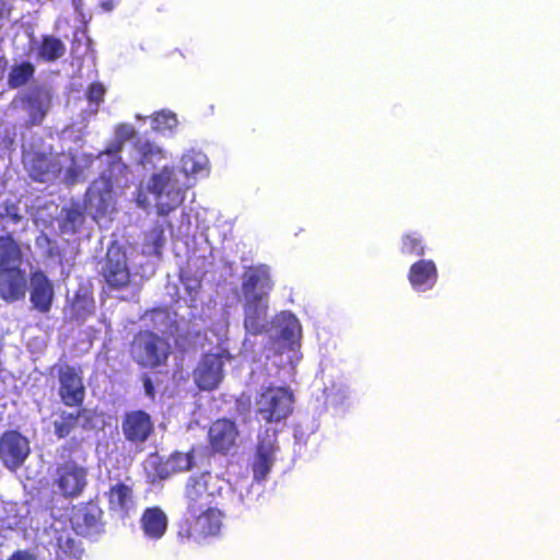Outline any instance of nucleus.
Listing matches in <instances>:
<instances>
[{
  "label": "nucleus",
  "mask_w": 560,
  "mask_h": 560,
  "mask_svg": "<svg viewBox=\"0 0 560 560\" xmlns=\"http://www.w3.org/2000/svg\"><path fill=\"white\" fill-rule=\"evenodd\" d=\"M120 147H121V144L116 145L115 151H119Z\"/></svg>",
  "instance_id": "43"
},
{
  "label": "nucleus",
  "mask_w": 560,
  "mask_h": 560,
  "mask_svg": "<svg viewBox=\"0 0 560 560\" xmlns=\"http://www.w3.org/2000/svg\"><path fill=\"white\" fill-rule=\"evenodd\" d=\"M224 486L223 479L210 474L207 469L199 475L190 476L184 491L186 511L195 512L206 505H214Z\"/></svg>",
  "instance_id": "4"
},
{
  "label": "nucleus",
  "mask_w": 560,
  "mask_h": 560,
  "mask_svg": "<svg viewBox=\"0 0 560 560\" xmlns=\"http://www.w3.org/2000/svg\"><path fill=\"white\" fill-rule=\"evenodd\" d=\"M121 430L126 440L132 443H143L154 431L151 416L143 410H133L125 415Z\"/></svg>",
  "instance_id": "14"
},
{
  "label": "nucleus",
  "mask_w": 560,
  "mask_h": 560,
  "mask_svg": "<svg viewBox=\"0 0 560 560\" xmlns=\"http://www.w3.org/2000/svg\"><path fill=\"white\" fill-rule=\"evenodd\" d=\"M58 483L65 495H75L82 491L85 486V470L69 460L58 469Z\"/></svg>",
  "instance_id": "20"
},
{
  "label": "nucleus",
  "mask_w": 560,
  "mask_h": 560,
  "mask_svg": "<svg viewBox=\"0 0 560 560\" xmlns=\"http://www.w3.org/2000/svg\"><path fill=\"white\" fill-rule=\"evenodd\" d=\"M272 287L269 270L265 266H252L245 270L242 281L244 300H268Z\"/></svg>",
  "instance_id": "11"
},
{
  "label": "nucleus",
  "mask_w": 560,
  "mask_h": 560,
  "mask_svg": "<svg viewBox=\"0 0 560 560\" xmlns=\"http://www.w3.org/2000/svg\"><path fill=\"white\" fill-rule=\"evenodd\" d=\"M202 156L188 153L180 160V168L164 166L160 172L152 174L148 190L154 196L156 211L160 215H167L179 207L189 185V174H197L203 168Z\"/></svg>",
  "instance_id": "1"
},
{
  "label": "nucleus",
  "mask_w": 560,
  "mask_h": 560,
  "mask_svg": "<svg viewBox=\"0 0 560 560\" xmlns=\"http://www.w3.org/2000/svg\"><path fill=\"white\" fill-rule=\"evenodd\" d=\"M8 525H9V527H13V526L19 527L22 525V522L21 521L9 522Z\"/></svg>",
  "instance_id": "41"
},
{
  "label": "nucleus",
  "mask_w": 560,
  "mask_h": 560,
  "mask_svg": "<svg viewBox=\"0 0 560 560\" xmlns=\"http://www.w3.org/2000/svg\"><path fill=\"white\" fill-rule=\"evenodd\" d=\"M59 381L58 395L61 402L68 407H81L85 398V386L82 371L67 363L55 365Z\"/></svg>",
  "instance_id": "7"
},
{
  "label": "nucleus",
  "mask_w": 560,
  "mask_h": 560,
  "mask_svg": "<svg viewBox=\"0 0 560 560\" xmlns=\"http://www.w3.org/2000/svg\"><path fill=\"white\" fill-rule=\"evenodd\" d=\"M278 325L280 326L279 336L285 341H291L300 331V324L298 318L287 312H282L278 317Z\"/></svg>",
  "instance_id": "28"
},
{
  "label": "nucleus",
  "mask_w": 560,
  "mask_h": 560,
  "mask_svg": "<svg viewBox=\"0 0 560 560\" xmlns=\"http://www.w3.org/2000/svg\"><path fill=\"white\" fill-rule=\"evenodd\" d=\"M243 308L246 331L254 336L262 334L268 324V300H244Z\"/></svg>",
  "instance_id": "18"
},
{
  "label": "nucleus",
  "mask_w": 560,
  "mask_h": 560,
  "mask_svg": "<svg viewBox=\"0 0 560 560\" xmlns=\"http://www.w3.org/2000/svg\"><path fill=\"white\" fill-rule=\"evenodd\" d=\"M65 52L66 47L59 38L51 35L43 37L38 51L40 58L46 61H55L61 58Z\"/></svg>",
  "instance_id": "26"
},
{
  "label": "nucleus",
  "mask_w": 560,
  "mask_h": 560,
  "mask_svg": "<svg viewBox=\"0 0 560 560\" xmlns=\"http://www.w3.org/2000/svg\"><path fill=\"white\" fill-rule=\"evenodd\" d=\"M238 430L234 421L222 418L217 419L209 428V445L214 454L225 455L235 445Z\"/></svg>",
  "instance_id": "13"
},
{
  "label": "nucleus",
  "mask_w": 560,
  "mask_h": 560,
  "mask_svg": "<svg viewBox=\"0 0 560 560\" xmlns=\"http://www.w3.org/2000/svg\"><path fill=\"white\" fill-rule=\"evenodd\" d=\"M192 453H194V451L191 450V451L187 452L185 455L190 456V455H192Z\"/></svg>",
  "instance_id": "42"
},
{
  "label": "nucleus",
  "mask_w": 560,
  "mask_h": 560,
  "mask_svg": "<svg viewBox=\"0 0 560 560\" xmlns=\"http://www.w3.org/2000/svg\"><path fill=\"white\" fill-rule=\"evenodd\" d=\"M101 512L95 508L85 509L84 512L74 516L73 522L79 525L80 520L83 521L88 529H96L100 522Z\"/></svg>",
  "instance_id": "32"
},
{
  "label": "nucleus",
  "mask_w": 560,
  "mask_h": 560,
  "mask_svg": "<svg viewBox=\"0 0 560 560\" xmlns=\"http://www.w3.org/2000/svg\"><path fill=\"white\" fill-rule=\"evenodd\" d=\"M106 93V89L103 83L101 82H93L89 85L86 90V100L90 103L95 104L98 106L103 101Z\"/></svg>",
  "instance_id": "34"
},
{
  "label": "nucleus",
  "mask_w": 560,
  "mask_h": 560,
  "mask_svg": "<svg viewBox=\"0 0 560 560\" xmlns=\"http://www.w3.org/2000/svg\"><path fill=\"white\" fill-rule=\"evenodd\" d=\"M140 161L142 164L153 163L154 159L163 158L162 150L151 142H144L140 147Z\"/></svg>",
  "instance_id": "33"
},
{
  "label": "nucleus",
  "mask_w": 560,
  "mask_h": 560,
  "mask_svg": "<svg viewBox=\"0 0 560 560\" xmlns=\"http://www.w3.org/2000/svg\"><path fill=\"white\" fill-rule=\"evenodd\" d=\"M27 457H16V456H13V457H7L5 460H4V464L11 468V469H15L16 467L21 466L24 460L26 459Z\"/></svg>",
  "instance_id": "39"
},
{
  "label": "nucleus",
  "mask_w": 560,
  "mask_h": 560,
  "mask_svg": "<svg viewBox=\"0 0 560 560\" xmlns=\"http://www.w3.org/2000/svg\"><path fill=\"white\" fill-rule=\"evenodd\" d=\"M0 217L9 218L13 223H19L22 219V215L19 213V209L14 203H7L4 207V212H1Z\"/></svg>",
  "instance_id": "36"
},
{
  "label": "nucleus",
  "mask_w": 560,
  "mask_h": 560,
  "mask_svg": "<svg viewBox=\"0 0 560 560\" xmlns=\"http://www.w3.org/2000/svg\"><path fill=\"white\" fill-rule=\"evenodd\" d=\"M22 249L12 234L0 235V270L21 267Z\"/></svg>",
  "instance_id": "23"
},
{
  "label": "nucleus",
  "mask_w": 560,
  "mask_h": 560,
  "mask_svg": "<svg viewBox=\"0 0 560 560\" xmlns=\"http://www.w3.org/2000/svg\"><path fill=\"white\" fill-rule=\"evenodd\" d=\"M82 416L81 411H78L75 413L72 412H61L60 420L54 422V430L55 434L59 439H63L68 436L73 429L78 425V421L80 417Z\"/></svg>",
  "instance_id": "30"
},
{
  "label": "nucleus",
  "mask_w": 560,
  "mask_h": 560,
  "mask_svg": "<svg viewBox=\"0 0 560 560\" xmlns=\"http://www.w3.org/2000/svg\"><path fill=\"white\" fill-rule=\"evenodd\" d=\"M158 128L173 129L177 125L176 115L171 112H159L153 116Z\"/></svg>",
  "instance_id": "35"
},
{
  "label": "nucleus",
  "mask_w": 560,
  "mask_h": 560,
  "mask_svg": "<svg viewBox=\"0 0 560 560\" xmlns=\"http://www.w3.org/2000/svg\"><path fill=\"white\" fill-rule=\"evenodd\" d=\"M438 268L431 259H419L408 270V280L416 291L433 289L438 282Z\"/></svg>",
  "instance_id": "19"
},
{
  "label": "nucleus",
  "mask_w": 560,
  "mask_h": 560,
  "mask_svg": "<svg viewBox=\"0 0 560 560\" xmlns=\"http://www.w3.org/2000/svg\"><path fill=\"white\" fill-rule=\"evenodd\" d=\"M30 441L18 430H7L0 436V455H28Z\"/></svg>",
  "instance_id": "22"
},
{
  "label": "nucleus",
  "mask_w": 560,
  "mask_h": 560,
  "mask_svg": "<svg viewBox=\"0 0 560 560\" xmlns=\"http://www.w3.org/2000/svg\"><path fill=\"white\" fill-rule=\"evenodd\" d=\"M278 451L277 431L266 428L258 434L256 455H273Z\"/></svg>",
  "instance_id": "29"
},
{
  "label": "nucleus",
  "mask_w": 560,
  "mask_h": 560,
  "mask_svg": "<svg viewBox=\"0 0 560 560\" xmlns=\"http://www.w3.org/2000/svg\"><path fill=\"white\" fill-rule=\"evenodd\" d=\"M27 280L21 267L0 270V296L12 303L25 296Z\"/></svg>",
  "instance_id": "15"
},
{
  "label": "nucleus",
  "mask_w": 560,
  "mask_h": 560,
  "mask_svg": "<svg viewBox=\"0 0 560 560\" xmlns=\"http://www.w3.org/2000/svg\"><path fill=\"white\" fill-rule=\"evenodd\" d=\"M400 252L407 256H423L425 246L422 237L415 232L401 236Z\"/></svg>",
  "instance_id": "27"
},
{
  "label": "nucleus",
  "mask_w": 560,
  "mask_h": 560,
  "mask_svg": "<svg viewBox=\"0 0 560 560\" xmlns=\"http://www.w3.org/2000/svg\"><path fill=\"white\" fill-rule=\"evenodd\" d=\"M14 101H20L28 114V125H40L51 105V95L43 86H34L33 89L24 92Z\"/></svg>",
  "instance_id": "12"
},
{
  "label": "nucleus",
  "mask_w": 560,
  "mask_h": 560,
  "mask_svg": "<svg viewBox=\"0 0 560 560\" xmlns=\"http://www.w3.org/2000/svg\"><path fill=\"white\" fill-rule=\"evenodd\" d=\"M54 287L48 277L40 270L31 276L30 300L33 307L39 313H48L54 301Z\"/></svg>",
  "instance_id": "16"
},
{
  "label": "nucleus",
  "mask_w": 560,
  "mask_h": 560,
  "mask_svg": "<svg viewBox=\"0 0 560 560\" xmlns=\"http://www.w3.org/2000/svg\"><path fill=\"white\" fill-rule=\"evenodd\" d=\"M9 560H37V558L26 551V550H19V551H15L10 558Z\"/></svg>",
  "instance_id": "38"
},
{
  "label": "nucleus",
  "mask_w": 560,
  "mask_h": 560,
  "mask_svg": "<svg viewBox=\"0 0 560 560\" xmlns=\"http://www.w3.org/2000/svg\"><path fill=\"white\" fill-rule=\"evenodd\" d=\"M108 503L112 511L121 517L129 516L136 510V501L131 488L117 483L108 492Z\"/></svg>",
  "instance_id": "21"
},
{
  "label": "nucleus",
  "mask_w": 560,
  "mask_h": 560,
  "mask_svg": "<svg viewBox=\"0 0 560 560\" xmlns=\"http://www.w3.org/2000/svg\"><path fill=\"white\" fill-rule=\"evenodd\" d=\"M225 358L230 359L231 357L224 352H208L202 354L192 371L194 382L200 390L210 392L221 384L224 377L223 368Z\"/></svg>",
  "instance_id": "8"
},
{
  "label": "nucleus",
  "mask_w": 560,
  "mask_h": 560,
  "mask_svg": "<svg viewBox=\"0 0 560 560\" xmlns=\"http://www.w3.org/2000/svg\"><path fill=\"white\" fill-rule=\"evenodd\" d=\"M170 355L168 341L152 330H140L130 342V357L144 369L164 365Z\"/></svg>",
  "instance_id": "2"
},
{
  "label": "nucleus",
  "mask_w": 560,
  "mask_h": 560,
  "mask_svg": "<svg viewBox=\"0 0 560 560\" xmlns=\"http://www.w3.org/2000/svg\"><path fill=\"white\" fill-rule=\"evenodd\" d=\"M254 479L256 481L264 480L266 476L269 474L273 460L272 457H254V460L250 463Z\"/></svg>",
  "instance_id": "31"
},
{
  "label": "nucleus",
  "mask_w": 560,
  "mask_h": 560,
  "mask_svg": "<svg viewBox=\"0 0 560 560\" xmlns=\"http://www.w3.org/2000/svg\"><path fill=\"white\" fill-rule=\"evenodd\" d=\"M166 229H173V224L170 221H156L144 237V246L150 248L151 253L158 257L161 256L165 244Z\"/></svg>",
  "instance_id": "24"
},
{
  "label": "nucleus",
  "mask_w": 560,
  "mask_h": 560,
  "mask_svg": "<svg viewBox=\"0 0 560 560\" xmlns=\"http://www.w3.org/2000/svg\"><path fill=\"white\" fill-rule=\"evenodd\" d=\"M35 74V66L30 61H22L11 67L7 83L10 89H19L27 84Z\"/></svg>",
  "instance_id": "25"
},
{
  "label": "nucleus",
  "mask_w": 560,
  "mask_h": 560,
  "mask_svg": "<svg viewBox=\"0 0 560 560\" xmlns=\"http://www.w3.org/2000/svg\"><path fill=\"white\" fill-rule=\"evenodd\" d=\"M101 273L112 289L120 290L130 283L131 275L126 250L116 242L107 248Z\"/></svg>",
  "instance_id": "6"
},
{
  "label": "nucleus",
  "mask_w": 560,
  "mask_h": 560,
  "mask_svg": "<svg viewBox=\"0 0 560 560\" xmlns=\"http://www.w3.org/2000/svg\"><path fill=\"white\" fill-rule=\"evenodd\" d=\"M144 388H145V393L149 396H153L154 395V387H153V384H152V382H151V380L149 377H147L144 380Z\"/></svg>",
  "instance_id": "40"
},
{
  "label": "nucleus",
  "mask_w": 560,
  "mask_h": 560,
  "mask_svg": "<svg viewBox=\"0 0 560 560\" xmlns=\"http://www.w3.org/2000/svg\"><path fill=\"white\" fill-rule=\"evenodd\" d=\"M24 167L28 176L37 183H47L61 174L59 161L44 152L33 151L23 156Z\"/></svg>",
  "instance_id": "10"
},
{
  "label": "nucleus",
  "mask_w": 560,
  "mask_h": 560,
  "mask_svg": "<svg viewBox=\"0 0 560 560\" xmlns=\"http://www.w3.org/2000/svg\"><path fill=\"white\" fill-rule=\"evenodd\" d=\"M207 466V457H147L143 462V469L150 482L166 479L176 471Z\"/></svg>",
  "instance_id": "5"
},
{
  "label": "nucleus",
  "mask_w": 560,
  "mask_h": 560,
  "mask_svg": "<svg viewBox=\"0 0 560 560\" xmlns=\"http://www.w3.org/2000/svg\"><path fill=\"white\" fill-rule=\"evenodd\" d=\"M139 525L143 537L155 542L165 535L168 527V517L158 506L147 508L140 517Z\"/></svg>",
  "instance_id": "17"
},
{
  "label": "nucleus",
  "mask_w": 560,
  "mask_h": 560,
  "mask_svg": "<svg viewBox=\"0 0 560 560\" xmlns=\"http://www.w3.org/2000/svg\"><path fill=\"white\" fill-rule=\"evenodd\" d=\"M117 135L121 137L122 140H128L135 136V129L129 125H119L117 128Z\"/></svg>",
  "instance_id": "37"
},
{
  "label": "nucleus",
  "mask_w": 560,
  "mask_h": 560,
  "mask_svg": "<svg viewBox=\"0 0 560 560\" xmlns=\"http://www.w3.org/2000/svg\"><path fill=\"white\" fill-rule=\"evenodd\" d=\"M172 455L177 456L180 455L178 452H174Z\"/></svg>",
  "instance_id": "44"
},
{
  "label": "nucleus",
  "mask_w": 560,
  "mask_h": 560,
  "mask_svg": "<svg viewBox=\"0 0 560 560\" xmlns=\"http://www.w3.org/2000/svg\"><path fill=\"white\" fill-rule=\"evenodd\" d=\"M293 393L283 386L265 387L255 398L256 416L267 423L287 419L293 410Z\"/></svg>",
  "instance_id": "3"
},
{
  "label": "nucleus",
  "mask_w": 560,
  "mask_h": 560,
  "mask_svg": "<svg viewBox=\"0 0 560 560\" xmlns=\"http://www.w3.org/2000/svg\"><path fill=\"white\" fill-rule=\"evenodd\" d=\"M186 522L189 525V535L196 538L215 536L223 524V513L217 504L206 505L195 512L186 511Z\"/></svg>",
  "instance_id": "9"
}]
</instances>
